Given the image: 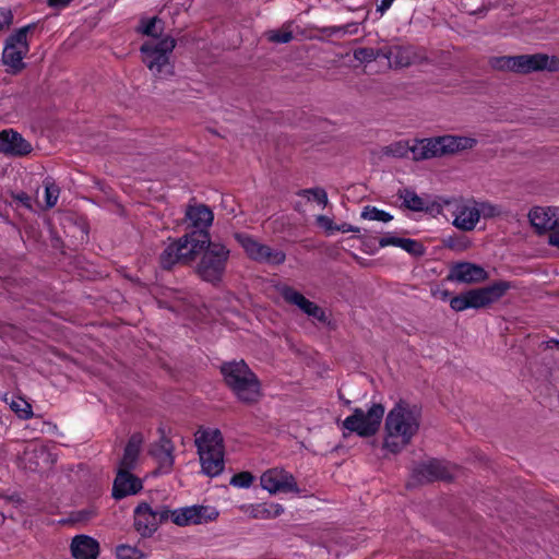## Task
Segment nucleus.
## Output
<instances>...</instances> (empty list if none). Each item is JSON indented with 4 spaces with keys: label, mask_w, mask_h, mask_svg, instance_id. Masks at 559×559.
Wrapping results in <instances>:
<instances>
[{
    "label": "nucleus",
    "mask_w": 559,
    "mask_h": 559,
    "mask_svg": "<svg viewBox=\"0 0 559 559\" xmlns=\"http://www.w3.org/2000/svg\"><path fill=\"white\" fill-rule=\"evenodd\" d=\"M409 153V145L406 142H395L382 148V154L394 158L406 157Z\"/></svg>",
    "instance_id": "72a5a7b5"
},
{
    "label": "nucleus",
    "mask_w": 559,
    "mask_h": 559,
    "mask_svg": "<svg viewBox=\"0 0 559 559\" xmlns=\"http://www.w3.org/2000/svg\"><path fill=\"white\" fill-rule=\"evenodd\" d=\"M421 408L401 400L385 418L386 437L383 447L396 454L407 447L420 428Z\"/></svg>",
    "instance_id": "f257e3e1"
},
{
    "label": "nucleus",
    "mask_w": 559,
    "mask_h": 559,
    "mask_svg": "<svg viewBox=\"0 0 559 559\" xmlns=\"http://www.w3.org/2000/svg\"><path fill=\"white\" fill-rule=\"evenodd\" d=\"M317 223L321 227L325 228L328 231H334L335 230V226L336 225H334L333 221L330 217L325 216V215H319L317 217Z\"/></svg>",
    "instance_id": "49530a36"
},
{
    "label": "nucleus",
    "mask_w": 559,
    "mask_h": 559,
    "mask_svg": "<svg viewBox=\"0 0 559 559\" xmlns=\"http://www.w3.org/2000/svg\"><path fill=\"white\" fill-rule=\"evenodd\" d=\"M142 436L140 433H134L130 437L124 451L123 456L119 462V467L121 469H133L136 465V461L140 454L141 444H142Z\"/></svg>",
    "instance_id": "bb28decb"
},
{
    "label": "nucleus",
    "mask_w": 559,
    "mask_h": 559,
    "mask_svg": "<svg viewBox=\"0 0 559 559\" xmlns=\"http://www.w3.org/2000/svg\"><path fill=\"white\" fill-rule=\"evenodd\" d=\"M393 2H381L380 5L377 7L376 12L381 16L392 4Z\"/></svg>",
    "instance_id": "4d7b16f0"
},
{
    "label": "nucleus",
    "mask_w": 559,
    "mask_h": 559,
    "mask_svg": "<svg viewBox=\"0 0 559 559\" xmlns=\"http://www.w3.org/2000/svg\"><path fill=\"white\" fill-rule=\"evenodd\" d=\"M495 71L526 75L533 72H559V57L537 52L533 55L493 56L488 59Z\"/></svg>",
    "instance_id": "7ed1b4c3"
},
{
    "label": "nucleus",
    "mask_w": 559,
    "mask_h": 559,
    "mask_svg": "<svg viewBox=\"0 0 559 559\" xmlns=\"http://www.w3.org/2000/svg\"><path fill=\"white\" fill-rule=\"evenodd\" d=\"M261 486L270 493L299 492L294 476L284 469L271 468L264 472L260 478Z\"/></svg>",
    "instance_id": "dca6fc26"
},
{
    "label": "nucleus",
    "mask_w": 559,
    "mask_h": 559,
    "mask_svg": "<svg viewBox=\"0 0 559 559\" xmlns=\"http://www.w3.org/2000/svg\"><path fill=\"white\" fill-rule=\"evenodd\" d=\"M400 248L414 257H423L426 252L424 245L411 238H402Z\"/></svg>",
    "instance_id": "c9c22d12"
},
{
    "label": "nucleus",
    "mask_w": 559,
    "mask_h": 559,
    "mask_svg": "<svg viewBox=\"0 0 559 559\" xmlns=\"http://www.w3.org/2000/svg\"><path fill=\"white\" fill-rule=\"evenodd\" d=\"M383 415L382 404H372L367 412L355 408L353 414L343 421V428L349 432H356L359 437L368 438L378 432Z\"/></svg>",
    "instance_id": "9d476101"
},
{
    "label": "nucleus",
    "mask_w": 559,
    "mask_h": 559,
    "mask_svg": "<svg viewBox=\"0 0 559 559\" xmlns=\"http://www.w3.org/2000/svg\"><path fill=\"white\" fill-rule=\"evenodd\" d=\"M391 52L389 66L393 69L408 68L413 64L431 62L424 48L415 47L413 45L391 46Z\"/></svg>",
    "instance_id": "2eb2a0df"
},
{
    "label": "nucleus",
    "mask_w": 559,
    "mask_h": 559,
    "mask_svg": "<svg viewBox=\"0 0 559 559\" xmlns=\"http://www.w3.org/2000/svg\"><path fill=\"white\" fill-rule=\"evenodd\" d=\"M44 187L46 207L51 209L56 205L58 201L60 189L55 183V181L49 177L44 180Z\"/></svg>",
    "instance_id": "2f4dec72"
},
{
    "label": "nucleus",
    "mask_w": 559,
    "mask_h": 559,
    "mask_svg": "<svg viewBox=\"0 0 559 559\" xmlns=\"http://www.w3.org/2000/svg\"><path fill=\"white\" fill-rule=\"evenodd\" d=\"M511 287L510 282L498 281L486 287L469 289L451 298L450 307L457 312L468 308H486L499 300Z\"/></svg>",
    "instance_id": "0eeeda50"
},
{
    "label": "nucleus",
    "mask_w": 559,
    "mask_h": 559,
    "mask_svg": "<svg viewBox=\"0 0 559 559\" xmlns=\"http://www.w3.org/2000/svg\"><path fill=\"white\" fill-rule=\"evenodd\" d=\"M309 317H312L322 323L328 322V317H326L324 310L321 307H319L318 305L314 306L312 311L309 313Z\"/></svg>",
    "instance_id": "09e8293b"
},
{
    "label": "nucleus",
    "mask_w": 559,
    "mask_h": 559,
    "mask_svg": "<svg viewBox=\"0 0 559 559\" xmlns=\"http://www.w3.org/2000/svg\"><path fill=\"white\" fill-rule=\"evenodd\" d=\"M32 27L33 25L23 26L11 34L5 40L2 62L10 68L8 72L11 74H17L26 67L23 60L29 51L27 33Z\"/></svg>",
    "instance_id": "1a4fd4ad"
},
{
    "label": "nucleus",
    "mask_w": 559,
    "mask_h": 559,
    "mask_svg": "<svg viewBox=\"0 0 559 559\" xmlns=\"http://www.w3.org/2000/svg\"><path fill=\"white\" fill-rule=\"evenodd\" d=\"M391 46H383L381 48H373L374 61L379 58H385L390 61Z\"/></svg>",
    "instance_id": "de8ad7c7"
},
{
    "label": "nucleus",
    "mask_w": 559,
    "mask_h": 559,
    "mask_svg": "<svg viewBox=\"0 0 559 559\" xmlns=\"http://www.w3.org/2000/svg\"><path fill=\"white\" fill-rule=\"evenodd\" d=\"M283 299L290 305L297 306L301 311L309 316L317 304L307 299L301 293L297 292L288 285L278 288Z\"/></svg>",
    "instance_id": "cd10ccee"
},
{
    "label": "nucleus",
    "mask_w": 559,
    "mask_h": 559,
    "mask_svg": "<svg viewBox=\"0 0 559 559\" xmlns=\"http://www.w3.org/2000/svg\"><path fill=\"white\" fill-rule=\"evenodd\" d=\"M32 151V144L21 133L12 129L0 132V153L13 157H23L31 154Z\"/></svg>",
    "instance_id": "f3484780"
},
{
    "label": "nucleus",
    "mask_w": 559,
    "mask_h": 559,
    "mask_svg": "<svg viewBox=\"0 0 559 559\" xmlns=\"http://www.w3.org/2000/svg\"><path fill=\"white\" fill-rule=\"evenodd\" d=\"M229 253L225 245L209 239L199 254L201 258L194 267L195 274L202 281L218 286L223 281Z\"/></svg>",
    "instance_id": "39448f33"
},
{
    "label": "nucleus",
    "mask_w": 559,
    "mask_h": 559,
    "mask_svg": "<svg viewBox=\"0 0 559 559\" xmlns=\"http://www.w3.org/2000/svg\"><path fill=\"white\" fill-rule=\"evenodd\" d=\"M254 477L250 472H240L230 479V485L240 488H248L253 483Z\"/></svg>",
    "instance_id": "a19ab883"
},
{
    "label": "nucleus",
    "mask_w": 559,
    "mask_h": 559,
    "mask_svg": "<svg viewBox=\"0 0 559 559\" xmlns=\"http://www.w3.org/2000/svg\"><path fill=\"white\" fill-rule=\"evenodd\" d=\"M473 202L475 210L478 212V219L480 216H484V218H493L496 216H500L502 213L499 206L489 202Z\"/></svg>",
    "instance_id": "f704fd0d"
},
{
    "label": "nucleus",
    "mask_w": 559,
    "mask_h": 559,
    "mask_svg": "<svg viewBox=\"0 0 559 559\" xmlns=\"http://www.w3.org/2000/svg\"><path fill=\"white\" fill-rule=\"evenodd\" d=\"M354 58L361 63H370L374 61L373 48L359 47L354 50Z\"/></svg>",
    "instance_id": "37998d69"
},
{
    "label": "nucleus",
    "mask_w": 559,
    "mask_h": 559,
    "mask_svg": "<svg viewBox=\"0 0 559 559\" xmlns=\"http://www.w3.org/2000/svg\"><path fill=\"white\" fill-rule=\"evenodd\" d=\"M444 243L448 248H456V245L454 243V240H452V238H449Z\"/></svg>",
    "instance_id": "052dcab7"
},
{
    "label": "nucleus",
    "mask_w": 559,
    "mask_h": 559,
    "mask_svg": "<svg viewBox=\"0 0 559 559\" xmlns=\"http://www.w3.org/2000/svg\"><path fill=\"white\" fill-rule=\"evenodd\" d=\"M361 217L364 219L379 221V222H383V223H388L393 219V216L390 213H388L383 210H379L376 206H371V205H366L362 209Z\"/></svg>",
    "instance_id": "473e14b6"
},
{
    "label": "nucleus",
    "mask_w": 559,
    "mask_h": 559,
    "mask_svg": "<svg viewBox=\"0 0 559 559\" xmlns=\"http://www.w3.org/2000/svg\"><path fill=\"white\" fill-rule=\"evenodd\" d=\"M269 41L276 44L289 43L293 38V32L288 29H273L265 33Z\"/></svg>",
    "instance_id": "4c0bfd02"
},
{
    "label": "nucleus",
    "mask_w": 559,
    "mask_h": 559,
    "mask_svg": "<svg viewBox=\"0 0 559 559\" xmlns=\"http://www.w3.org/2000/svg\"><path fill=\"white\" fill-rule=\"evenodd\" d=\"M401 241H402L401 237L390 236L389 235V236L381 237L379 239V246L381 248L386 247V246L400 247Z\"/></svg>",
    "instance_id": "a18cd8bd"
},
{
    "label": "nucleus",
    "mask_w": 559,
    "mask_h": 559,
    "mask_svg": "<svg viewBox=\"0 0 559 559\" xmlns=\"http://www.w3.org/2000/svg\"><path fill=\"white\" fill-rule=\"evenodd\" d=\"M449 295H450V294H449V292H447V290L443 293V296H444V297H448Z\"/></svg>",
    "instance_id": "e2e57ef3"
},
{
    "label": "nucleus",
    "mask_w": 559,
    "mask_h": 559,
    "mask_svg": "<svg viewBox=\"0 0 559 559\" xmlns=\"http://www.w3.org/2000/svg\"><path fill=\"white\" fill-rule=\"evenodd\" d=\"M488 278V272L480 265L472 262H459L449 272L448 280L452 282L477 284Z\"/></svg>",
    "instance_id": "a211bd4d"
},
{
    "label": "nucleus",
    "mask_w": 559,
    "mask_h": 559,
    "mask_svg": "<svg viewBox=\"0 0 559 559\" xmlns=\"http://www.w3.org/2000/svg\"><path fill=\"white\" fill-rule=\"evenodd\" d=\"M11 409L21 418L28 419L33 416L32 406L24 399L19 397L11 403Z\"/></svg>",
    "instance_id": "e433bc0d"
},
{
    "label": "nucleus",
    "mask_w": 559,
    "mask_h": 559,
    "mask_svg": "<svg viewBox=\"0 0 559 559\" xmlns=\"http://www.w3.org/2000/svg\"><path fill=\"white\" fill-rule=\"evenodd\" d=\"M70 2H66V1H62V2H48L49 5L51 7H55L57 9H63L66 8Z\"/></svg>",
    "instance_id": "13d9d810"
},
{
    "label": "nucleus",
    "mask_w": 559,
    "mask_h": 559,
    "mask_svg": "<svg viewBox=\"0 0 559 559\" xmlns=\"http://www.w3.org/2000/svg\"><path fill=\"white\" fill-rule=\"evenodd\" d=\"M345 28L344 27H336V26H333V27H324L322 28V33L326 34L328 36H331L337 32H341V31H344Z\"/></svg>",
    "instance_id": "6e6d98bb"
},
{
    "label": "nucleus",
    "mask_w": 559,
    "mask_h": 559,
    "mask_svg": "<svg viewBox=\"0 0 559 559\" xmlns=\"http://www.w3.org/2000/svg\"><path fill=\"white\" fill-rule=\"evenodd\" d=\"M308 194H311L319 204L326 206L328 194L324 189L317 187V188H311V189H304L298 192V195L305 197Z\"/></svg>",
    "instance_id": "79ce46f5"
},
{
    "label": "nucleus",
    "mask_w": 559,
    "mask_h": 559,
    "mask_svg": "<svg viewBox=\"0 0 559 559\" xmlns=\"http://www.w3.org/2000/svg\"><path fill=\"white\" fill-rule=\"evenodd\" d=\"M207 511V507L203 506L187 507L179 510L170 511L169 518H171V521L179 526H186L189 524H201L203 522L214 520L218 515L216 511H212L210 514H206Z\"/></svg>",
    "instance_id": "6ab92c4d"
},
{
    "label": "nucleus",
    "mask_w": 559,
    "mask_h": 559,
    "mask_svg": "<svg viewBox=\"0 0 559 559\" xmlns=\"http://www.w3.org/2000/svg\"><path fill=\"white\" fill-rule=\"evenodd\" d=\"M214 219L212 210L205 204H188L185 213V222L188 223L190 231L186 234L204 235V245L211 239L209 228Z\"/></svg>",
    "instance_id": "4468645a"
},
{
    "label": "nucleus",
    "mask_w": 559,
    "mask_h": 559,
    "mask_svg": "<svg viewBox=\"0 0 559 559\" xmlns=\"http://www.w3.org/2000/svg\"><path fill=\"white\" fill-rule=\"evenodd\" d=\"M399 198L403 200V205L414 212H420L425 209L424 200L409 189L400 190Z\"/></svg>",
    "instance_id": "7c9ffc66"
},
{
    "label": "nucleus",
    "mask_w": 559,
    "mask_h": 559,
    "mask_svg": "<svg viewBox=\"0 0 559 559\" xmlns=\"http://www.w3.org/2000/svg\"><path fill=\"white\" fill-rule=\"evenodd\" d=\"M487 11H488V7L485 4H483L481 7H479L477 9H467L464 7L461 10L462 13H466L468 15H479V16H484Z\"/></svg>",
    "instance_id": "8fccbe9b"
},
{
    "label": "nucleus",
    "mask_w": 559,
    "mask_h": 559,
    "mask_svg": "<svg viewBox=\"0 0 559 559\" xmlns=\"http://www.w3.org/2000/svg\"><path fill=\"white\" fill-rule=\"evenodd\" d=\"M133 526L141 537H151L160 524L167 522L170 516V510L167 507H160L153 510L147 502H141L134 509Z\"/></svg>",
    "instance_id": "9b49d317"
},
{
    "label": "nucleus",
    "mask_w": 559,
    "mask_h": 559,
    "mask_svg": "<svg viewBox=\"0 0 559 559\" xmlns=\"http://www.w3.org/2000/svg\"><path fill=\"white\" fill-rule=\"evenodd\" d=\"M71 554L75 559H97L99 544L87 535H76L71 542Z\"/></svg>",
    "instance_id": "393cba45"
},
{
    "label": "nucleus",
    "mask_w": 559,
    "mask_h": 559,
    "mask_svg": "<svg viewBox=\"0 0 559 559\" xmlns=\"http://www.w3.org/2000/svg\"><path fill=\"white\" fill-rule=\"evenodd\" d=\"M13 23V13L10 9H0V33L10 28Z\"/></svg>",
    "instance_id": "c03bdc74"
},
{
    "label": "nucleus",
    "mask_w": 559,
    "mask_h": 559,
    "mask_svg": "<svg viewBox=\"0 0 559 559\" xmlns=\"http://www.w3.org/2000/svg\"><path fill=\"white\" fill-rule=\"evenodd\" d=\"M335 230L342 233H359L360 229L358 227L352 226L350 224L343 223L342 225H336Z\"/></svg>",
    "instance_id": "3c124183"
},
{
    "label": "nucleus",
    "mask_w": 559,
    "mask_h": 559,
    "mask_svg": "<svg viewBox=\"0 0 559 559\" xmlns=\"http://www.w3.org/2000/svg\"><path fill=\"white\" fill-rule=\"evenodd\" d=\"M435 142L438 157L453 155L465 150H471L477 144L476 139L462 135L437 136L435 138Z\"/></svg>",
    "instance_id": "412c9836"
},
{
    "label": "nucleus",
    "mask_w": 559,
    "mask_h": 559,
    "mask_svg": "<svg viewBox=\"0 0 559 559\" xmlns=\"http://www.w3.org/2000/svg\"><path fill=\"white\" fill-rule=\"evenodd\" d=\"M411 478L412 485H424L440 480L450 481L453 479V473L448 462L430 459L414 466Z\"/></svg>",
    "instance_id": "f8f14e48"
},
{
    "label": "nucleus",
    "mask_w": 559,
    "mask_h": 559,
    "mask_svg": "<svg viewBox=\"0 0 559 559\" xmlns=\"http://www.w3.org/2000/svg\"><path fill=\"white\" fill-rule=\"evenodd\" d=\"M16 200L22 202L26 207H31V197L26 192H20L16 195H14Z\"/></svg>",
    "instance_id": "864d4df0"
},
{
    "label": "nucleus",
    "mask_w": 559,
    "mask_h": 559,
    "mask_svg": "<svg viewBox=\"0 0 559 559\" xmlns=\"http://www.w3.org/2000/svg\"><path fill=\"white\" fill-rule=\"evenodd\" d=\"M174 445L166 436H162L160 439L151 444L148 453L158 462V467L154 472L157 473H168L174 465Z\"/></svg>",
    "instance_id": "b1692460"
},
{
    "label": "nucleus",
    "mask_w": 559,
    "mask_h": 559,
    "mask_svg": "<svg viewBox=\"0 0 559 559\" xmlns=\"http://www.w3.org/2000/svg\"><path fill=\"white\" fill-rule=\"evenodd\" d=\"M143 488L140 478L131 473V469L118 468L112 485V497L116 500L122 499L130 495L138 493Z\"/></svg>",
    "instance_id": "5701e85b"
},
{
    "label": "nucleus",
    "mask_w": 559,
    "mask_h": 559,
    "mask_svg": "<svg viewBox=\"0 0 559 559\" xmlns=\"http://www.w3.org/2000/svg\"><path fill=\"white\" fill-rule=\"evenodd\" d=\"M219 369L226 386L240 403L252 406L260 402L263 396L261 381L245 360L224 362Z\"/></svg>",
    "instance_id": "f03ea898"
},
{
    "label": "nucleus",
    "mask_w": 559,
    "mask_h": 559,
    "mask_svg": "<svg viewBox=\"0 0 559 559\" xmlns=\"http://www.w3.org/2000/svg\"><path fill=\"white\" fill-rule=\"evenodd\" d=\"M136 31L153 38H159L164 32V22L158 16L142 19Z\"/></svg>",
    "instance_id": "c756f323"
},
{
    "label": "nucleus",
    "mask_w": 559,
    "mask_h": 559,
    "mask_svg": "<svg viewBox=\"0 0 559 559\" xmlns=\"http://www.w3.org/2000/svg\"><path fill=\"white\" fill-rule=\"evenodd\" d=\"M545 344L547 348H550L552 346H557L559 348V340L552 338L550 341H547Z\"/></svg>",
    "instance_id": "bf43d9fd"
},
{
    "label": "nucleus",
    "mask_w": 559,
    "mask_h": 559,
    "mask_svg": "<svg viewBox=\"0 0 559 559\" xmlns=\"http://www.w3.org/2000/svg\"><path fill=\"white\" fill-rule=\"evenodd\" d=\"M116 555L118 559H141L143 556L138 548L128 545L118 546Z\"/></svg>",
    "instance_id": "ea45409f"
},
{
    "label": "nucleus",
    "mask_w": 559,
    "mask_h": 559,
    "mask_svg": "<svg viewBox=\"0 0 559 559\" xmlns=\"http://www.w3.org/2000/svg\"><path fill=\"white\" fill-rule=\"evenodd\" d=\"M235 237L245 249L247 255L257 262L280 265L286 260L284 251L273 250L271 247L255 241L250 236L236 234Z\"/></svg>",
    "instance_id": "ddd939ff"
},
{
    "label": "nucleus",
    "mask_w": 559,
    "mask_h": 559,
    "mask_svg": "<svg viewBox=\"0 0 559 559\" xmlns=\"http://www.w3.org/2000/svg\"><path fill=\"white\" fill-rule=\"evenodd\" d=\"M269 508H270V513H271L270 519L280 516L284 512L283 507L277 503H271V504H269Z\"/></svg>",
    "instance_id": "603ef678"
},
{
    "label": "nucleus",
    "mask_w": 559,
    "mask_h": 559,
    "mask_svg": "<svg viewBox=\"0 0 559 559\" xmlns=\"http://www.w3.org/2000/svg\"><path fill=\"white\" fill-rule=\"evenodd\" d=\"M478 223V212L474 206H469L465 203H460L455 209V218L453 221V225L463 230L471 231L473 230Z\"/></svg>",
    "instance_id": "a878e982"
},
{
    "label": "nucleus",
    "mask_w": 559,
    "mask_h": 559,
    "mask_svg": "<svg viewBox=\"0 0 559 559\" xmlns=\"http://www.w3.org/2000/svg\"><path fill=\"white\" fill-rule=\"evenodd\" d=\"M21 462L25 469L38 472L53 464L51 453L45 445H28L21 455Z\"/></svg>",
    "instance_id": "aec40b11"
},
{
    "label": "nucleus",
    "mask_w": 559,
    "mask_h": 559,
    "mask_svg": "<svg viewBox=\"0 0 559 559\" xmlns=\"http://www.w3.org/2000/svg\"><path fill=\"white\" fill-rule=\"evenodd\" d=\"M435 144V138L416 141L413 146H409V152L413 154V159L424 160L438 157Z\"/></svg>",
    "instance_id": "c85d7f7f"
},
{
    "label": "nucleus",
    "mask_w": 559,
    "mask_h": 559,
    "mask_svg": "<svg viewBox=\"0 0 559 559\" xmlns=\"http://www.w3.org/2000/svg\"><path fill=\"white\" fill-rule=\"evenodd\" d=\"M176 47V40L170 36H165L158 40H147L140 47L143 63L154 73L163 72L171 74L170 55Z\"/></svg>",
    "instance_id": "6e6552de"
},
{
    "label": "nucleus",
    "mask_w": 559,
    "mask_h": 559,
    "mask_svg": "<svg viewBox=\"0 0 559 559\" xmlns=\"http://www.w3.org/2000/svg\"><path fill=\"white\" fill-rule=\"evenodd\" d=\"M204 235L185 234L170 242L159 255V265L170 271L176 264L190 265L204 249Z\"/></svg>",
    "instance_id": "20e7f679"
},
{
    "label": "nucleus",
    "mask_w": 559,
    "mask_h": 559,
    "mask_svg": "<svg viewBox=\"0 0 559 559\" xmlns=\"http://www.w3.org/2000/svg\"><path fill=\"white\" fill-rule=\"evenodd\" d=\"M338 397H340V400H341V401H343V403H344L345 405H349V404H350V401H349V400L344 399L340 392H338Z\"/></svg>",
    "instance_id": "680f3d73"
},
{
    "label": "nucleus",
    "mask_w": 559,
    "mask_h": 559,
    "mask_svg": "<svg viewBox=\"0 0 559 559\" xmlns=\"http://www.w3.org/2000/svg\"><path fill=\"white\" fill-rule=\"evenodd\" d=\"M202 472L209 477L218 476L225 466L224 439L218 429L204 430L195 438Z\"/></svg>",
    "instance_id": "423d86ee"
},
{
    "label": "nucleus",
    "mask_w": 559,
    "mask_h": 559,
    "mask_svg": "<svg viewBox=\"0 0 559 559\" xmlns=\"http://www.w3.org/2000/svg\"><path fill=\"white\" fill-rule=\"evenodd\" d=\"M528 219L539 235L559 228V213L551 207H533L528 213Z\"/></svg>",
    "instance_id": "4be33fe9"
},
{
    "label": "nucleus",
    "mask_w": 559,
    "mask_h": 559,
    "mask_svg": "<svg viewBox=\"0 0 559 559\" xmlns=\"http://www.w3.org/2000/svg\"><path fill=\"white\" fill-rule=\"evenodd\" d=\"M548 243L559 248V233H552L548 237Z\"/></svg>",
    "instance_id": "5fc2aeb1"
},
{
    "label": "nucleus",
    "mask_w": 559,
    "mask_h": 559,
    "mask_svg": "<svg viewBox=\"0 0 559 559\" xmlns=\"http://www.w3.org/2000/svg\"><path fill=\"white\" fill-rule=\"evenodd\" d=\"M246 512L250 518L255 520H269L270 508L267 503H259L247 507Z\"/></svg>",
    "instance_id": "58836bf2"
}]
</instances>
